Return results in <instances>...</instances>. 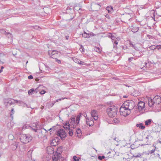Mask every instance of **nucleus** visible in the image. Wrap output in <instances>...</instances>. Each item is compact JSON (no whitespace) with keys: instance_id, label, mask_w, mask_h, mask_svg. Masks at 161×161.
<instances>
[{"instance_id":"bb28decb","label":"nucleus","mask_w":161,"mask_h":161,"mask_svg":"<svg viewBox=\"0 0 161 161\" xmlns=\"http://www.w3.org/2000/svg\"><path fill=\"white\" fill-rule=\"evenodd\" d=\"M80 158L74 156L73 158V161H80Z\"/></svg>"},{"instance_id":"a878e982","label":"nucleus","mask_w":161,"mask_h":161,"mask_svg":"<svg viewBox=\"0 0 161 161\" xmlns=\"http://www.w3.org/2000/svg\"><path fill=\"white\" fill-rule=\"evenodd\" d=\"M58 144V143L56 142V140L55 139L53 140L51 143V145L52 146H55Z\"/></svg>"},{"instance_id":"e433bc0d","label":"nucleus","mask_w":161,"mask_h":161,"mask_svg":"<svg viewBox=\"0 0 161 161\" xmlns=\"http://www.w3.org/2000/svg\"><path fill=\"white\" fill-rule=\"evenodd\" d=\"M147 37L150 39H154V37L152 36L149 35H147Z\"/></svg>"},{"instance_id":"680f3d73","label":"nucleus","mask_w":161,"mask_h":161,"mask_svg":"<svg viewBox=\"0 0 161 161\" xmlns=\"http://www.w3.org/2000/svg\"><path fill=\"white\" fill-rule=\"evenodd\" d=\"M157 155L158 156V157L159 158H160V159H161V158H160V155H159V154L157 153Z\"/></svg>"},{"instance_id":"603ef678","label":"nucleus","mask_w":161,"mask_h":161,"mask_svg":"<svg viewBox=\"0 0 161 161\" xmlns=\"http://www.w3.org/2000/svg\"><path fill=\"white\" fill-rule=\"evenodd\" d=\"M110 37L112 39V40H115V37L113 35H111L110 36Z\"/></svg>"},{"instance_id":"774afa93","label":"nucleus","mask_w":161,"mask_h":161,"mask_svg":"<svg viewBox=\"0 0 161 161\" xmlns=\"http://www.w3.org/2000/svg\"><path fill=\"white\" fill-rule=\"evenodd\" d=\"M123 97L124 98H126L128 97V96L126 95H125L123 96Z\"/></svg>"},{"instance_id":"c9c22d12","label":"nucleus","mask_w":161,"mask_h":161,"mask_svg":"<svg viewBox=\"0 0 161 161\" xmlns=\"http://www.w3.org/2000/svg\"><path fill=\"white\" fill-rule=\"evenodd\" d=\"M76 133L78 134H80V133L81 134V131L80 129L79 128L76 131Z\"/></svg>"},{"instance_id":"09e8293b","label":"nucleus","mask_w":161,"mask_h":161,"mask_svg":"<svg viewBox=\"0 0 161 161\" xmlns=\"http://www.w3.org/2000/svg\"><path fill=\"white\" fill-rule=\"evenodd\" d=\"M123 49L125 50L128 48L127 46L125 45L122 47Z\"/></svg>"},{"instance_id":"5701e85b","label":"nucleus","mask_w":161,"mask_h":161,"mask_svg":"<svg viewBox=\"0 0 161 161\" xmlns=\"http://www.w3.org/2000/svg\"><path fill=\"white\" fill-rule=\"evenodd\" d=\"M152 120L151 119H149L147 120L145 122V125H148L151 124Z\"/></svg>"},{"instance_id":"1a4fd4ad","label":"nucleus","mask_w":161,"mask_h":161,"mask_svg":"<svg viewBox=\"0 0 161 161\" xmlns=\"http://www.w3.org/2000/svg\"><path fill=\"white\" fill-rule=\"evenodd\" d=\"M64 159L61 155H54L52 157L53 161H63Z\"/></svg>"},{"instance_id":"bf43d9fd","label":"nucleus","mask_w":161,"mask_h":161,"mask_svg":"<svg viewBox=\"0 0 161 161\" xmlns=\"http://www.w3.org/2000/svg\"><path fill=\"white\" fill-rule=\"evenodd\" d=\"M87 127V126H86V125H84L83 126H82V128L84 129H86V127Z\"/></svg>"},{"instance_id":"4468645a","label":"nucleus","mask_w":161,"mask_h":161,"mask_svg":"<svg viewBox=\"0 0 161 161\" xmlns=\"http://www.w3.org/2000/svg\"><path fill=\"white\" fill-rule=\"evenodd\" d=\"M63 148L62 146H60L57 148L56 153L54 155H61V153L63 152Z\"/></svg>"},{"instance_id":"7ed1b4c3","label":"nucleus","mask_w":161,"mask_h":161,"mask_svg":"<svg viewBox=\"0 0 161 161\" xmlns=\"http://www.w3.org/2000/svg\"><path fill=\"white\" fill-rule=\"evenodd\" d=\"M20 139L23 143H27L31 140L32 137L29 134H23L21 136Z\"/></svg>"},{"instance_id":"cd10ccee","label":"nucleus","mask_w":161,"mask_h":161,"mask_svg":"<svg viewBox=\"0 0 161 161\" xmlns=\"http://www.w3.org/2000/svg\"><path fill=\"white\" fill-rule=\"evenodd\" d=\"M94 50L95 51L98 53H100L101 51L100 48L99 47H95L94 48Z\"/></svg>"},{"instance_id":"13d9d810","label":"nucleus","mask_w":161,"mask_h":161,"mask_svg":"<svg viewBox=\"0 0 161 161\" xmlns=\"http://www.w3.org/2000/svg\"><path fill=\"white\" fill-rule=\"evenodd\" d=\"M23 101L21 100H18V103L21 104L23 103Z\"/></svg>"},{"instance_id":"9d476101","label":"nucleus","mask_w":161,"mask_h":161,"mask_svg":"<svg viewBox=\"0 0 161 161\" xmlns=\"http://www.w3.org/2000/svg\"><path fill=\"white\" fill-rule=\"evenodd\" d=\"M154 103L156 104H159L161 103V97L160 96L157 95L153 98Z\"/></svg>"},{"instance_id":"49530a36","label":"nucleus","mask_w":161,"mask_h":161,"mask_svg":"<svg viewBox=\"0 0 161 161\" xmlns=\"http://www.w3.org/2000/svg\"><path fill=\"white\" fill-rule=\"evenodd\" d=\"M141 156V154H139L138 155H136V154L135 155H134L133 156L135 158H138V157H140Z\"/></svg>"},{"instance_id":"ddd939ff","label":"nucleus","mask_w":161,"mask_h":161,"mask_svg":"<svg viewBox=\"0 0 161 161\" xmlns=\"http://www.w3.org/2000/svg\"><path fill=\"white\" fill-rule=\"evenodd\" d=\"M91 116L95 120H97L98 118V115L97 113V111L95 110H92L91 112Z\"/></svg>"},{"instance_id":"c85d7f7f","label":"nucleus","mask_w":161,"mask_h":161,"mask_svg":"<svg viewBox=\"0 0 161 161\" xmlns=\"http://www.w3.org/2000/svg\"><path fill=\"white\" fill-rule=\"evenodd\" d=\"M89 34L85 32L82 34L83 37L85 38L89 37Z\"/></svg>"},{"instance_id":"473e14b6","label":"nucleus","mask_w":161,"mask_h":161,"mask_svg":"<svg viewBox=\"0 0 161 161\" xmlns=\"http://www.w3.org/2000/svg\"><path fill=\"white\" fill-rule=\"evenodd\" d=\"M1 32L2 33H3L4 34H5L6 35H12V34L10 33H7L6 32V31H5L4 30H1Z\"/></svg>"},{"instance_id":"9b49d317","label":"nucleus","mask_w":161,"mask_h":161,"mask_svg":"<svg viewBox=\"0 0 161 161\" xmlns=\"http://www.w3.org/2000/svg\"><path fill=\"white\" fill-rule=\"evenodd\" d=\"M145 103L143 101H140L137 104L138 108L139 110L141 111L145 107Z\"/></svg>"},{"instance_id":"864d4df0","label":"nucleus","mask_w":161,"mask_h":161,"mask_svg":"<svg viewBox=\"0 0 161 161\" xmlns=\"http://www.w3.org/2000/svg\"><path fill=\"white\" fill-rule=\"evenodd\" d=\"M31 128L34 131L36 132H37V130L38 129H37V128H36V127H35L34 128H33L31 127Z\"/></svg>"},{"instance_id":"ea45409f","label":"nucleus","mask_w":161,"mask_h":161,"mask_svg":"<svg viewBox=\"0 0 161 161\" xmlns=\"http://www.w3.org/2000/svg\"><path fill=\"white\" fill-rule=\"evenodd\" d=\"M33 126L34 127H36V128L37 129L38 128V126H39V125H38L37 124V123L34 124Z\"/></svg>"},{"instance_id":"f3484780","label":"nucleus","mask_w":161,"mask_h":161,"mask_svg":"<svg viewBox=\"0 0 161 161\" xmlns=\"http://www.w3.org/2000/svg\"><path fill=\"white\" fill-rule=\"evenodd\" d=\"M148 105L150 107H152L153 106L155 103L153 99L151 98H148Z\"/></svg>"},{"instance_id":"a19ab883","label":"nucleus","mask_w":161,"mask_h":161,"mask_svg":"<svg viewBox=\"0 0 161 161\" xmlns=\"http://www.w3.org/2000/svg\"><path fill=\"white\" fill-rule=\"evenodd\" d=\"M154 147H155L154 149H152V150H151L150 151V154H152L154 153V151H155V150L156 149L155 146H154Z\"/></svg>"},{"instance_id":"69168bd1","label":"nucleus","mask_w":161,"mask_h":161,"mask_svg":"<svg viewBox=\"0 0 161 161\" xmlns=\"http://www.w3.org/2000/svg\"><path fill=\"white\" fill-rule=\"evenodd\" d=\"M65 38H66V39L68 40L69 38V36H66Z\"/></svg>"},{"instance_id":"a211bd4d","label":"nucleus","mask_w":161,"mask_h":161,"mask_svg":"<svg viewBox=\"0 0 161 161\" xmlns=\"http://www.w3.org/2000/svg\"><path fill=\"white\" fill-rule=\"evenodd\" d=\"M54 148L51 146H49L47 148V151L48 154H51L54 153Z\"/></svg>"},{"instance_id":"de8ad7c7","label":"nucleus","mask_w":161,"mask_h":161,"mask_svg":"<svg viewBox=\"0 0 161 161\" xmlns=\"http://www.w3.org/2000/svg\"><path fill=\"white\" fill-rule=\"evenodd\" d=\"M150 137L151 138L152 137V136H149V135H147V136L145 138V140H147Z\"/></svg>"},{"instance_id":"c03bdc74","label":"nucleus","mask_w":161,"mask_h":161,"mask_svg":"<svg viewBox=\"0 0 161 161\" xmlns=\"http://www.w3.org/2000/svg\"><path fill=\"white\" fill-rule=\"evenodd\" d=\"M55 60V61L56 62H57L58 63V64H60L61 63V61L60 60L58 59V58H54Z\"/></svg>"},{"instance_id":"39448f33","label":"nucleus","mask_w":161,"mask_h":161,"mask_svg":"<svg viewBox=\"0 0 161 161\" xmlns=\"http://www.w3.org/2000/svg\"><path fill=\"white\" fill-rule=\"evenodd\" d=\"M57 135L58 136L60 137L62 140L64 139L67 135L64 130L63 129H60L57 131Z\"/></svg>"},{"instance_id":"f03ea898","label":"nucleus","mask_w":161,"mask_h":161,"mask_svg":"<svg viewBox=\"0 0 161 161\" xmlns=\"http://www.w3.org/2000/svg\"><path fill=\"white\" fill-rule=\"evenodd\" d=\"M123 106H125V108L130 111L135 106V102L131 100H128L125 102L123 104Z\"/></svg>"},{"instance_id":"6e6552de","label":"nucleus","mask_w":161,"mask_h":161,"mask_svg":"<svg viewBox=\"0 0 161 161\" xmlns=\"http://www.w3.org/2000/svg\"><path fill=\"white\" fill-rule=\"evenodd\" d=\"M48 55L51 58H54L57 57L58 51L55 50L50 51L48 52Z\"/></svg>"},{"instance_id":"4d7b16f0","label":"nucleus","mask_w":161,"mask_h":161,"mask_svg":"<svg viewBox=\"0 0 161 161\" xmlns=\"http://www.w3.org/2000/svg\"><path fill=\"white\" fill-rule=\"evenodd\" d=\"M72 9V8H70V7H67V9H66V10L67 11H69V10H71Z\"/></svg>"},{"instance_id":"58836bf2","label":"nucleus","mask_w":161,"mask_h":161,"mask_svg":"<svg viewBox=\"0 0 161 161\" xmlns=\"http://www.w3.org/2000/svg\"><path fill=\"white\" fill-rule=\"evenodd\" d=\"M80 46L81 47H80V51L81 52H84V48L81 45Z\"/></svg>"},{"instance_id":"f704fd0d","label":"nucleus","mask_w":161,"mask_h":161,"mask_svg":"<svg viewBox=\"0 0 161 161\" xmlns=\"http://www.w3.org/2000/svg\"><path fill=\"white\" fill-rule=\"evenodd\" d=\"M69 135L71 136H72L73 135V132L72 130H69Z\"/></svg>"},{"instance_id":"423d86ee","label":"nucleus","mask_w":161,"mask_h":161,"mask_svg":"<svg viewBox=\"0 0 161 161\" xmlns=\"http://www.w3.org/2000/svg\"><path fill=\"white\" fill-rule=\"evenodd\" d=\"M150 143V142L148 141V140H147L146 141V145H148ZM144 145H146V144L143 145V144H142L140 145L139 144V142L138 141H135L134 143L133 144L130 146V147L132 149H135L136 148L138 147L140 145L141 146H143Z\"/></svg>"},{"instance_id":"2eb2a0df","label":"nucleus","mask_w":161,"mask_h":161,"mask_svg":"<svg viewBox=\"0 0 161 161\" xmlns=\"http://www.w3.org/2000/svg\"><path fill=\"white\" fill-rule=\"evenodd\" d=\"M4 103L6 107L8 108V104H9V106H11L12 104H14V103H12L10 99H5Z\"/></svg>"},{"instance_id":"338daca9","label":"nucleus","mask_w":161,"mask_h":161,"mask_svg":"<svg viewBox=\"0 0 161 161\" xmlns=\"http://www.w3.org/2000/svg\"><path fill=\"white\" fill-rule=\"evenodd\" d=\"M155 16L154 14L153 15V16L152 17V18L153 19L154 21H155Z\"/></svg>"},{"instance_id":"dca6fc26","label":"nucleus","mask_w":161,"mask_h":161,"mask_svg":"<svg viewBox=\"0 0 161 161\" xmlns=\"http://www.w3.org/2000/svg\"><path fill=\"white\" fill-rule=\"evenodd\" d=\"M70 124L69 123V121H66V123L64 124V125H63V127L66 130H70Z\"/></svg>"},{"instance_id":"f8f14e48","label":"nucleus","mask_w":161,"mask_h":161,"mask_svg":"<svg viewBox=\"0 0 161 161\" xmlns=\"http://www.w3.org/2000/svg\"><path fill=\"white\" fill-rule=\"evenodd\" d=\"M86 123L87 125H89L90 126H92L94 123V121L93 118H91L90 119H88L87 118H86Z\"/></svg>"},{"instance_id":"2f4dec72","label":"nucleus","mask_w":161,"mask_h":161,"mask_svg":"<svg viewBox=\"0 0 161 161\" xmlns=\"http://www.w3.org/2000/svg\"><path fill=\"white\" fill-rule=\"evenodd\" d=\"M106 9L107 10H108V12L109 13L110 11H111V10H113V8L112 7H107L106 8Z\"/></svg>"},{"instance_id":"20e7f679","label":"nucleus","mask_w":161,"mask_h":161,"mask_svg":"<svg viewBox=\"0 0 161 161\" xmlns=\"http://www.w3.org/2000/svg\"><path fill=\"white\" fill-rule=\"evenodd\" d=\"M120 113L121 115L125 117L130 114V111L125 108V106H123V104L120 108Z\"/></svg>"},{"instance_id":"e2e57ef3","label":"nucleus","mask_w":161,"mask_h":161,"mask_svg":"<svg viewBox=\"0 0 161 161\" xmlns=\"http://www.w3.org/2000/svg\"><path fill=\"white\" fill-rule=\"evenodd\" d=\"M37 28H39V27L38 26H34V28L35 29H37Z\"/></svg>"},{"instance_id":"4be33fe9","label":"nucleus","mask_w":161,"mask_h":161,"mask_svg":"<svg viewBox=\"0 0 161 161\" xmlns=\"http://www.w3.org/2000/svg\"><path fill=\"white\" fill-rule=\"evenodd\" d=\"M136 126L137 127H139L140 128H141L142 130L144 129L145 128V127L144 125L142 123L139 124H137Z\"/></svg>"},{"instance_id":"a18cd8bd","label":"nucleus","mask_w":161,"mask_h":161,"mask_svg":"<svg viewBox=\"0 0 161 161\" xmlns=\"http://www.w3.org/2000/svg\"><path fill=\"white\" fill-rule=\"evenodd\" d=\"M45 93H46V91H45V90H42V91L40 92V94H41V95L44 94Z\"/></svg>"},{"instance_id":"0eeeda50","label":"nucleus","mask_w":161,"mask_h":161,"mask_svg":"<svg viewBox=\"0 0 161 161\" xmlns=\"http://www.w3.org/2000/svg\"><path fill=\"white\" fill-rule=\"evenodd\" d=\"M76 116L74 115H73L69 119V123L71 125V128H75L76 127V126L75 125V124H76V120H75Z\"/></svg>"},{"instance_id":"393cba45","label":"nucleus","mask_w":161,"mask_h":161,"mask_svg":"<svg viewBox=\"0 0 161 161\" xmlns=\"http://www.w3.org/2000/svg\"><path fill=\"white\" fill-rule=\"evenodd\" d=\"M14 109L13 108H12L11 109V112H10V117L11 118V119H13V114L14 113Z\"/></svg>"},{"instance_id":"052dcab7","label":"nucleus","mask_w":161,"mask_h":161,"mask_svg":"<svg viewBox=\"0 0 161 161\" xmlns=\"http://www.w3.org/2000/svg\"><path fill=\"white\" fill-rule=\"evenodd\" d=\"M3 142V141L2 140V138L0 137V145Z\"/></svg>"},{"instance_id":"c756f323","label":"nucleus","mask_w":161,"mask_h":161,"mask_svg":"<svg viewBox=\"0 0 161 161\" xmlns=\"http://www.w3.org/2000/svg\"><path fill=\"white\" fill-rule=\"evenodd\" d=\"M34 91V89L33 88H32L28 91V93L29 95H32L33 92Z\"/></svg>"},{"instance_id":"6e6d98bb","label":"nucleus","mask_w":161,"mask_h":161,"mask_svg":"<svg viewBox=\"0 0 161 161\" xmlns=\"http://www.w3.org/2000/svg\"><path fill=\"white\" fill-rule=\"evenodd\" d=\"M64 99V98H59V99H57V100H56V102H58L59 101H61V100H63V99Z\"/></svg>"},{"instance_id":"412c9836","label":"nucleus","mask_w":161,"mask_h":161,"mask_svg":"<svg viewBox=\"0 0 161 161\" xmlns=\"http://www.w3.org/2000/svg\"><path fill=\"white\" fill-rule=\"evenodd\" d=\"M131 27H133V28H131V31L134 33L137 32L139 29V28L137 27H133V26H132Z\"/></svg>"},{"instance_id":"f257e3e1","label":"nucleus","mask_w":161,"mask_h":161,"mask_svg":"<svg viewBox=\"0 0 161 161\" xmlns=\"http://www.w3.org/2000/svg\"><path fill=\"white\" fill-rule=\"evenodd\" d=\"M117 108L114 106H110L107 109V112L108 116L110 117H115L117 113Z\"/></svg>"},{"instance_id":"aec40b11","label":"nucleus","mask_w":161,"mask_h":161,"mask_svg":"<svg viewBox=\"0 0 161 161\" xmlns=\"http://www.w3.org/2000/svg\"><path fill=\"white\" fill-rule=\"evenodd\" d=\"M33 151V150L31 149H30L27 153V155L29 158H31V153Z\"/></svg>"},{"instance_id":"6ab92c4d","label":"nucleus","mask_w":161,"mask_h":161,"mask_svg":"<svg viewBox=\"0 0 161 161\" xmlns=\"http://www.w3.org/2000/svg\"><path fill=\"white\" fill-rule=\"evenodd\" d=\"M81 113H80L76 117V125H78L79 123V121L80 120V117H81Z\"/></svg>"},{"instance_id":"b1692460","label":"nucleus","mask_w":161,"mask_h":161,"mask_svg":"<svg viewBox=\"0 0 161 161\" xmlns=\"http://www.w3.org/2000/svg\"><path fill=\"white\" fill-rule=\"evenodd\" d=\"M18 144L15 143V144H13L11 145L12 149L13 150H16L17 148Z\"/></svg>"},{"instance_id":"5fc2aeb1","label":"nucleus","mask_w":161,"mask_h":161,"mask_svg":"<svg viewBox=\"0 0 161 161\" xmlns=\"http://www.w3.org/2000/svg\"><path fill=\"white\" fill-rule=\"evenodd\" d=\"M130 45L131 46L133 47L134 49H135V45L133 44L132 43H130Z\"/></svg>"},{"instance_id":"37998d69","label":"nucleus","mask_w":161,"mask_h":161,"mask_svg":"<svg viewBox=\"0 0 161 161\" xmlns=\"http://www.w3.org/2000/svg\"><path fill=\"white\" fill-rule=\"evenodd\" d=\"M21 106L24 107H26V106H27V105L23 102V103H22L21 104Z\"/></svg>"},{"instance_id":"4c0bfd02","label":"nucleus","mask_w":161,"mask_h":161,"mask_svg":"<svg viewBox=\"0 0 161 161\" xmlns=\"http://www.w3.org/2000/svg\"><path fill=\"white\" fill-rule=\"evenodd\" d=\"M150 48L152 50H154L155 49H157L156 46L155 47L154 45H152L150 47Z\"/></svg>"},{"instance_id":"8fccbe9b","label":"nucleus","mask_w":161,"mask_h":161,"mask_svg":"<svg viewBox=\"0 0 161 161\" xmlns=\"http://www.w3.org/2000/svg\"><path fill=\"white\" fill-rule=\"evenodd\" d=\"M133 57H130L128 58V61L129 62H131V61H132L133 59Z\"/></svg>"},{"instance_id":"0e129e2a","label":"nucleus","mask_w":161,"mask_h":161,"mask_svg":"<svg viewBox=\"0 0 161 161\" xmlns=\"http://www.w3.org/2000/svg\"><path fill=\"white\" fill-rule=\"evenodd\" d=\"M74 18V17H73L72 18H70V19H69L68 20H69V21H70V20H72Z\"/></svg>"},{"instance_id":"79ce46f5","label":"nucleus","mask_w":161,"mask_h":161,"mask_svg":"<svg viewBox=\"0 0 161 161\" xmlns=\"http://www.w3.org/2000/svg\"><path fill=\"white\" fill-rule=\"evenodd\" d=\"M156 48H157V49H158V50L161 51V45L157 46Z\"/></svg>"},{"instance_id":"3c124183","label":"nucleus","mask_w":161,"mask_h":161,"mask_svg":"<svg viewBox=\"0 0 161 161\" xmlns=\"http://www.w3.org/2000/svg\"><path fill=\"white\" fill-rule=\"evenodd\" d=\"M28 78L29 79H32L33 78V76L31 75H30L28 76Z\"/></svg>"},{"instance_id":"7c9ffc66","label":"nucleus","mask_w":161,"mask_h":161,"mask_svg":"<svg viewBox=\"0 0 161 161\" xmlns=\"http://www.w3.org/2000/svg\"><path fill=\"white\" fill-rule=\"evenodd\" d=\"M114 44V48H116V46L118 44V42L114 40V42L113 41H112Z\"/></svg>"},{"instance_id":"72a5a7b5","label":"nucleus","mask_w":161,"mask_h":161,"mask_svg":"<svg viewBox=\"0 0 161 161\" xmlns=\"http://www.w3.org/2000/svg\"><path fill=\"white\" fill-rule=\"evenodd\" d=\"M105 158V157L104 156H99L98 157V159L100 160H102L103 159H104Z\"/></svg>"}]
</instances>
